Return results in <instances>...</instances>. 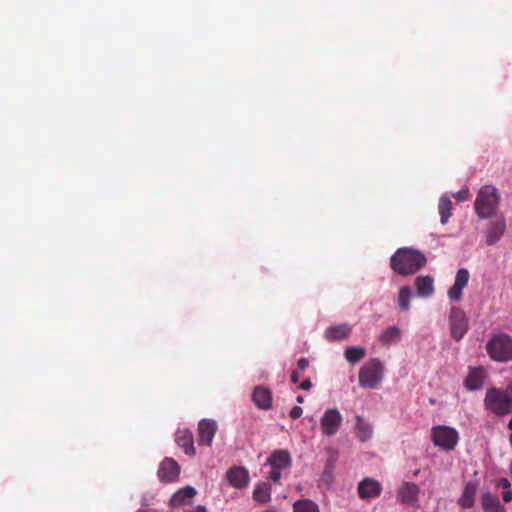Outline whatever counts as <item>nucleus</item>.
I'll return each instance as SVG.
<instances>
[{
    "instance_id": "nucleus-34",
    "label": "nucleus",
    "mask_w": 512,
    "mask_h": 512,
    "mask_svg": "<svg viewBox=\"0 0 512 512\" xmlns=\"http://www.w3.org/2000/svg\"><path fill=\"white\" fill-rule=\"evenodd\" d=\"M455 199L459 202L465 201L469 197V189L468 187H463L460 189L455 195Z\"/></svg>"
},
{
    "instance_id": "nucleus-8",
    "label": "nucleus",
    "mask_w": 512,
    "mask_h": 512,
    "mask_svg": "<svg viewBox=\"0 0 512 512\" xmlns=\"http://www.w3.org/2000/svg\"><path fill=\"white\" fill-rule=\"evenodd\" d=\"M342 420V415L338 409H327L320 420L323 435L329 437L335 435L341 427Z\"/></svg>"
},
{
    "instance_id": "nucleus-13",
    "label": "nucleus",
    "mask_w": 512,
    "mask_h": 512,
    "mask_svg": "<svg viewBox=\"0 0 512 512\" xmlns=\"http://www.w3.org/2000/svg\"><path fill=\"white\" fill-rule=\"evenodd\" d=\"M352 332V326L348 323L331 325L326 328L324 337L329 342L342 341L347 339Z\"/></svg>"
},
{
    "instance_id": "nucleus-31",
    "label": "nucleus",
    "mask_w": 512,
    "mask_h": 512,
    "mask_svg": "<svg viewBox=\"0 0 512 512\" xmlns=\"http://www.w3.org/2000/svg\"><path fill=\"white\" fill-rule=\"evenodd\" d=\"M411 290L408 286H403L398 295V305L401 310H409L410 308Z\"/></svg>"
},
{
    "instance_id": "nucleus-39",
    "label": "nucleus",
    "mask_w": 512,
    "mask_h": 512,
    "mask_svg": "<svg viewBox=\"0 0 512 512\" xmlns=\"http://www.w3.org/2000/svg\"><path fill=\"white\" fill-rule=\"evenodd\" d=\"M503 501L509 503L512 501V491L511 489L505 490L502 494Z\"/></svg>"
},
{
    "instance_id": "nucleus-23",
    "label": "nucleus",
    "mask_w": 512,
    "mask_h": 512,
    "mask_svg": "<svg viewBox=\"0 0 512 512\" xmlns=\"http://www.w3.org/2000/svg\"><path fill=\"white\" fill-rule=\"evenodd\" d=\"M481 503L485 512H505V508L500 503L499 499L490 492H486L482 495Z\"/></svg>"
},
{
    "instance_id": "nucleus-36",
    "label": "nucleus",
    "mask_w": 512,
    "mask_h": 512,
    "mask_svg": "<svg viewBox=\"0 0 512 512\" xmlns=\"http://www.w3.org/2000/svg\"><path fill=\"white\" fill-rule=\"evenodd\" d=\"M303 413V409L300 406H294L290 411V417L292 419H298L301 417Z\"/></svg>"
},
{
    "instance_id": "nucleus-3",
    "label": "nucleus",
    "mask_w": 512,
    "mask_h": 512,
    "mask_svg": "<svg viewBox=\"0 0 512 512\" xmlns=\"http://www.w3.org/2000/svg\"><path fill=\"white\" fill-rule=\"evenodd\" d=\"M499 199L500 196L494 186H483L478 192L475 200V210L477 215L482 219H486L494 215L498 207Z\"/></svg>"
},
{
    "instance_id": "nucleus-40",
    "label": "nucleus",
    "mask_w": 512,
    "mask_h": 512,
    "mask_svg": "<svg viewBox=\"0 0 512 512\" xmlns=\"http://www.w3.org/2000/svg\"><path fill=\"white\" fill-rule=\"evenodd\" d=\"M312 387V382L310 379H305L301 384H300V389L302 390H309L310 388Z\"/></svg>"
},
{
    "instance_id": "nucleus-28",
    "label": "nucleus",
    "mask_w": 512,
    "mask_h": 512,
    "mask_svg": "<svg viewBox=\"0 0 512 512\" xmlns=\"http://www.w3.org/2000/svg\"><path fill=\"white\" fill-rule=\"evenodd\" d=\"M335 463H336L335 457H331L327 460L324 470L322 472V475L320 477L321 483H323L325 485H330L333 482V479H334L333 472L335 469Z\"/></svg>"
},
{
    "instance_id": "nucleus-20",
    "label": "nucleus",
    "mask_w": 512,
    "mask_h": 512,
    "mask_svg": "<svg viewBox=\"0 0 512 512\" xmlns=\"http://www.w3.org/2000/svg\"><path fill=\"white\" fill-rule=\"evenodd\" d=\"M433 278L431 276H419L415 279L417 295L420 297H429L434 292Z\"/></svg>"
},
{
    "instance_id": "nucleus-10",
    "label": "nucleus",
    "mask_w": 512,
    "mask_h": 512,
    "mask_svg": "<svg viewBox=\"0 0 512 512\" xmlns=\"http://www.w3.org/2000/svg\"><path fill=\"white\" fill-rule=\"evenodd\" d=\"M217 431V424L214 420L203 419L198 424V443L211 446Z\"/></svg>"
},
{
    "instance_id": "nucleus-35",
    "label": "nucleus",
    "mask_w": 512,
    "mask_h": 512,
    "mask_svg": "<svg viewBox=\"0 0 512 512\" xmlns=\"http://www.w3.org/2000/svg\"><path fill=\"white\" fill-rule=\"evenodd\" d=\"M268 477L275 483L279 482L281 479V469L272 468Z\"/></svg>"
},
{
    "instance_id": "nucleus-27",
    "label": "nucleus",
    "mask_w": 512,
    "mask_h": 512,
    "mask_svg": "<svg viewBox=\"0 0 512 512\" xmlns=\"http://www.w3.org/2000/svg\"><path fill=\"white\" fill-rule=\"evenodd\" d=\"M344 355L349 363L355 364L365 357L366 349L363 347L350 346L345 349Z\"/></svg>"
},
{
    "instance_id": "nucleus-42",
    "label": "nucleus",
    "mask_w": 512,
    "mask_h": 512,
    "mask_svg": "<svg viewBox=\"0 0 512 512\" xmlns=\"http://www.w3.org/2000/svg\"><path fill=\"white\" fill-rule=\"evenodd\" d=\"M192 512H207V508L203 505L196 506Z\"/></svg>"
},
{
    "instance_id": "nucleus-17",
    "label": "nucleus",
    "mask_w": 512,
    "mask_h": 512,
    "mask_svg": "<svg viewBox=\"0 0 512 512\" xmlns=\"http://www.w3.org/2000/svg\"><path fill=\"white\" fill-rule=\"evenodd\" d=\"M252 400L259 409L268 410L272 407V393L264 386L259 385L254 388Z\"/></svg>"
},
{
    "instance_id": "nucleus-21",
    "label": "nucleus",
    "mask_w": 512,
    "mask_h": 512,
    "mask_svg": "<svg viewBox=\"0 0 512 512\" xmlns=\"http://www.w3.org/2000/svg\"><path fill=\"white\" fill-rule=\"evenodd\" d=\"M355 434L361 442L371 439L373 428L370 423L366 422L360 415L356 416Z\"/></svg>"
},
{
    "instance_id": "nucleus-19",
    "label": "nucleus",
    "mask_w": 512,
    "mask_h": 512,
    "mask_svg": "<svg viewBox=\"0 0 512 512\" xmlns=\"http://www.w3.org/2000/svg\"><path fill=\"white\" fill-rule=\"evenodd\" d=\"M486 378V372L482 367H475L469 371L465 379V387L470 390H479L483 387Z\"/></svg>"
},
{
    "instance_id": "nucleus-9",
    "label": "nucleus",
    "mask_w": 512,
    "mask_h": 512,
    "mask_svg": "<svg viewBox=\"0 0 512 512\" xmlns=\"http://www.w3.org/2000/svg\"><path fill=\"white\" fill-rule=\"evenodd\" d=\"M180 474L179 464L170 457H166L160 463L157 476L161 482L169 483L175 481Z\"/></svg>"
},
{
    "instance_id": "nucleus-6",
    "label": "nucleus",
    "mask_w": 512,
    "mask_h": 512,
    "mask_svg": "<svg viewBox=\"0 0 512 512\" xmlns=\"http://www.w3.org/2000/svg\"><path fill=\"white\" fill-rule=\"evenodd\" d=\"M431 439L435 446L445 451L453 450L459 441L458 432L448 426H435L431 430Z\"/></svg>"
},
{
    "instance_id": "nucleus-7",
    "label": "nucleus",
    "mask_w": 512,
    "mask_h": 512,
    "mask_svg": "<svg viewBox=\"0 0 512 512\" xmlns=\"http://www.w3.org/2000/svg\"><path fill=\"white\" fill-rule=\"evenodd\" d=\"M449 326L451 337L456 342L460 341L469 329V322L465 312L453 306L449 314Z\"/></svg>"
},
{
    "instance_id": "nucleus-37",
    "label": "nucleus",
    "mask_w": 512,
    "mask_h": 512,
    "mask_svg": "<svg viewBox=\"0 0 512 512\" xmlns=\"http://www.w3.org/2000/svg\"><path fill=\"white\" fill-rule=\"evenodd\" d=\"M496 486L498 488H502V489L508 490L511 487V483H510V481L507 478H500L497 481Z\"/></svg>"
},
{
    "instance_id": "nucleus-15",
    "label": "nucleus",
    "mask_w": 512,
    "mask_h": 512,
    "mask_svg": "<svg viewBox=\"0 0 512 512\" xmlns=\"http://www.w3.org/2000/svg\"><path fill=\"white\" fill-rule=\"evenodd\" d=\"M196 493V489L192 486H186L184 488L179 489L172 495L170 499L171 507L179 508L190 504Z\"/></svg>"
},
{
    "instance_id": "nucleus-18",
    "label": "nucleus",
    "mask_w": 512,
    "mask_h": 512,
    "mask_svg": "<svg viewBox=\"0 0 512 512\" xmlns=\"http://www.w3.org/2000/svg\"><path fill=\"white\" fill-rule=\"evenodd\" d=\"M291 463V455L287 450L284 449L273 451L267 459V464H269L272 468L281 470L289 468Z\"/></svg>"
},
{
    "instance_id": "nucleus-4",
    "label": "nucleus",
    "mask_w": 512,
    "mask_h": 512,
    "mask_svg": "<svg viewBox=\"0 0 512 512\" xmlns=\"http://www.w3.org/2000/svg\"><path fill=\"white\" fill-rule=\"evenodd\" d=\"M486 351L490 358L497 362L512 360V339L507 334L493 336L486 344Z\"/></svg>"
},
{
    "instance_id": "nucleus-29",
    "label": "nucleus",
    "mask_w": 512,
    "mask_h": 512,
    "mask_svg": "<svg viewBox=\"0 0 512 512\" xmlns=\"http://www.w3.org/2000/svg\"><path fill=\"white\" fill-rule=\"evenodd\" d=\"M293 512H319V507L310 499H302L293 504Z\"/></svg>"
},
{
    "instance_id": "nucleus-16",
    "label": "nucleus",
    "mask_w": 512,
    "mask_h": 512,
    "mask_svg": "<svg viewBox=\"0 0 512 512\" xmlns=\"http://www.w3.org/2000/svg\"><path fill=\"white\" fill-rule=\"evenodd\" d=\"M176 444L184 450L188 456H194L196 449L194 447L193 433L188 429L178 430L175 436Z\"/></svg>"
},
{
    "instance_id": "nucleus-5",
    "label": "nucleus",
    "mask_w": 512,
    "mask_h": 512,
    "mask_svg": "<svg viewBox=\"0 0 512 512\" xmlns=\"http://www.w3.org/2000/svg\"><path fill=\"white\" fill-rule=\"evenodd\" d=\"M384 366L378 358L366 362L359 370V385L374 389L383 379Z\"/></svg>"
},
{
    "instance_id": "nucleus-14",
    "label": "nucleus",
    "mask_w": 512,
    "mask_h": 512,
    "mask_svg": "<svg viewBox=\"0 0 512 512\" xmlns=\"http://www.w3.org/2000/svg\"><path fill=\"white\" fill-rule=\"evenodd\" d=\"M419 487L415 483L404 482L399 488L397 499L402 504L414 505L418 501Z\"/></svg>"
},
{
    "instance_id": "nucleus-24",
    "label": "nucleus",
    "mask_w": 512,
    "mask_h": 512,
    "mask_svg": "<svg viewBox=\"0 0 512 512\" xmlns=\"http://www.w3.org/2000/svg\"><path fill=\"white\" fill-rule=\"evenodd\" d=\"M253 499L259 503L265 504L271 500V486L266 482H260L253 491Z\"/></svg>"
},
{
    "instance_id": "nucleus-30",
    "label": "nucleus",
    "mask_w": 512,
    "mask_h": 512,
    "mask_svg": "<svg viewBox=\"0 0 512 512\" xmlns=\"http://www.w3.org/2000/svg\"><path fill=\"white\" fill-rule=\"evenodd\" d=\"M441 223L446 224L451 216L452 202L448 197H441L438 205Z\"/></svg>"
},
{
    "instance_id": "nucleus-22",
    "label": "nucleus",
    "mask_w": 512,
    "mask_h": 512,
    "mask_svg": "<svg viewBox=\"0 0 512 512\" xmlns=\"http://www.w3.org/2000/svg\"><path fill=\"white\" fill-rule=\"evenodd\" d=\"M506 229V224L504 220H499L491 223L487 235H486V243L488 245L495 244L504 234Z\"/></svg>"
},
{
    "instance_id": "nucleus-38",
    "label": "nucleus",
    "mask_w": 512,
    "mask_h": 512,
    "mask_svg": "<svg viewBox=\"0 0 512 512\" xmlns=\"http://www.w3.org/2000/svg\"><path fill=\"white\" fill-rule=\"evenodd\" d=\"M299 369L304 370L309 366V361L306 358H300L297 362Z\"/></svg>"
},
{
    "instance_id": "nucleus-43",
    "label": "nucleus",
    "mask_w": 512,
    "mask_h": 512,
    "mask_svg": "<svg viewBox=\"0 0 512 512\" xmlns=\"http://www.w3.org/2000/svg\"><path fill=\"white\" fill-rule=\"evenodd\" d=\"M296 400H297L298 403H303L304 402V397L299 395V396H297Z\"/></svg>"
},
{
    "instance_id": "nucleus-11",
    "label": "nucleus",
    "mask_w": 512,
    "mask_h": 512,
    "mask_svg": "<svg viewBox=\"0 0 512 512\" xmlns=\"http://www.w3.org/2000/svg\"><path fill=\"white\" fill-rule=\"evenodd\" d=\"M227 479L230 485L237 489L247 487L250 481L248 470L242 466L229 469L227 471Z\"/></svg>"
},
{
    "instance_id": "nucleus-2",
    "label": "nucleus",
    "mask_w": 512,
    "mask_h": 512,
    "mask_svg": "<svg viewBox=\"0 0 512 512\" xmlns=\"http://www.w3.org/2000/svg\"><path fill=\"white\" fill-rule=\"evenodd\" d=\"M485 407L492 413L503 416L512 411V385L502 390L499 388H489L484 399Z\"/></svg>"
},
{
    "instance_id": "nucleus-1",
    "label": "nucleus",
    "mask_w": 512,
    "mask_h": 512,
    "mask_svg": "<svg viewBox=\"0 0 512 512\" xmlns=\"http://www.w3.org/2000/svg\"><path fill=\"white\" fill-rule=\"evenodd\" d=\"M427 262L424 254L413 248H399L391 257L390 266L397 274L412 275Z\"/></svg>"
},
{
    "instance_id": "nucleus-41",
    "label": "nucleus",
    "mask_w": 512,
    "mask_h": 512,
    "mask_svg": "<svg viewBox=\"0 0 512 512\" xmlns=\"http://www.w3.org/2000/svg\"><path fill=\"white\" fill-rule=\"evenodd\" d=\"M299 379H300L299 373L297 371H295V370L292 371V373H291V381L293 383H297L299 381Z\"/></svg>"
},
{
    "instance_id": "nucleus-33",
    "label": "nucleus",
    "mask_w": 512,
    "mask_h": 512,
    "mask_svg": "<svg viewBox=\"0 0 512 512\" xmlns=\"http://www.w3.org/2000/svg\"><path fill=\"white\" fill-rule=\"evenodd\" d=\"M462 290L463 288L461 286L454 283L448 290L449 298L454 301H459L462 298Z\"/></svg>"
},
{
    "instance_id": "nucleus-12",
    "label": "nucleus",
    "mask_w": 512,
    "mask_h": 512,
    "mask_svg": "<svg viewBox=\"0 0 512 512\" xmlns=\"http://www.w3.org/2000/svg\"><path fill=\"white\" fill-rule=\"evenodd\" d=\"M380 482L372 478L363 479L358 485V494L361 499L376 498L381 494Z\"/></svg>"
},
{
    "instance_id": "nucleus-26",
    "label": "nucleus",
    "mask_w": 512,
    "mask_h": 512,
    "mask_svg": "<svg viewBox=\"0 0 512 512\" xmlns=\"http://www.w3.org/2000/svg\"><path fill=\"white\" fill-rule=\"evenodd\" d=\"M401 331L397 326L388 327L380 336L379 341L384 346H389L400 341Z\"/></svg>"
},
{
    "instance_id": "nucleus-25",
    "label": "nucleus",
    "mask_w": 512,
    "mask_h": 512,
    "mask_svg": "<svg viewBox=\"0 0 512 512\" xmlns=\"http://www.w3.org/2000/svg\"><path fill=\"white\" fill-rule=\"evenodd\" d=\"M476 495V485L468 483L459 499V505L464 509H469L474 505Z\"/></svg>"
},
{
    "instance_id": "nucleus-32",
    "label": "nucleus",
    "mask_w": 512,
    "mask_h": 512,
    "mask_svg": "<svg viewBox=\"0 0 512 512\" xmlns=\"http://www.w3.org/2000/svg\"><path fill=\"white\" fill-rule=\"evenodd\" d=\"M469 278H470L469 271L467 269H465V268H461L456 273V278H455V282L454 283L456 285L461 286L462 288H464V287L467 286Z\"/></svg>"
}]
</instances>
